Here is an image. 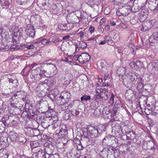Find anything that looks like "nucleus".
Returning a JSON list of instances; mask_svg holds the SVG:
<instances>
[{
	"mask_svg": "<svg viewBox=\"0 0 158 158\" xmlns=\"http://www.w3.org/2000/svg\"><path fill=\"white\" fill-rule=\"evenodd\" d=\"M105 117L109 118L111 121L117 120L116 115L114 112H110Z\"/></svg>",
	"mask_w": 158,
	"mask_h": 158,
	"instance_id": "412c9836",
	"label": "nucleus"
},
{
	"mask_svg": "<svg viewBox=\"0 0 158 158\" xmlns=\"http://www.w3.org/2000/svg\"><path fill=\"white\" fill-rule=\"evenodd\" d=\"M129 48L131 49H132V53L134 55L135 54V46L134 45L133 43H130L128 45Z\"/></svg>",
	"mask_w": 158,
	"mask_h": 158,
	"instance_id": "79ce46f5",
	"label": "nucleus"
},
{
	"mask_svg": "<svg viewBox=\"0 0 158 158\" xmlns=\"http://www.w3.org/2000/svg\"><path fill=\"white\" fill-rule=\"evenodd\" d=\"M54 83L53 80L50 78L45 80L44 81V83H46L47 85L50 87L53 85Z\"/></svg>",
	"mask_w": 158,
	"mask_h": 158,
	"instance_id": "a878e982",
	"label": "nucleus"
},
{
	"mask_svg": "<svg viewBox=\"0 0 158 158\" xmlns=\"http://www.w3.org/2000/svg\"><path fill=\"white\" fill-rule=\"evenodd\" d=\"M109 143L111 145H114L117 147L118 145V139L114 138V136H111L110 135H108L106 136L103 139L102 145H106Z\"/></svg>",
	"mask_w": 158,
	"mask_h": 158,
	"instance_id": "20e7f679",
	"label": "nucleus"
},
{
	"mask_svg": "<svg viewBox=\"0 0 158 158\" xmlns=\"http://www.w3.org/2000/svg\"><path fill=\"white\" fill-rule=\"evenodd\" d=\"M38 151L34 153L32 155V158H46L47 153L39 148Z\"/></svg>",
	"mask_w": 158,
	"mask_h": 158,
	"instance_id": "1a4fd4ad",
	"label": "nucleus"
},
{
	"mask_svg": "<svg viewBox=\"0 0 158 158\" xmlns=\"http://www.w3.org/2000/svg\"><path fill=\"white\" fill-rule=\"evenodd\" d=\"M87 46V44L86 43L83 41L80 42L78 44H76V48H79L83 49L85 48Z\"/></svg>",
	"mask_w": 158,
	"mask_h": 158,
	"instance_id": "b1692460",
	"label": "nucleus"
},
{
	"mask_svg": "<svg viewBox=\"0 0 158 158\" xmlns=\"http://www.w3.org/2000/svg\"><path fill=\"white\" fill-rule=\"evenodd\" d=\"M94 27L92 26H90L89 28V30L90 31L91 33H93L94 31Z\"/></svg>",
	"mask_w": 158,
	"mask_h": 158,
	"instance_id": "e2e57ef3",
	"label": "nucleus"
},
{
	"mask_svg": "<svg viewBox=\"0 0 158 158\" xmlns=\"http://www.w3.org/2000/svg\"><path fill=\"white\" fill-rule=\"evenodd\" d=\"M12 0H0L1 3L3 8H7L11 2Z\"/></svg>",
	"mask_w": 158,
	"mask_h": 158,
	"instance_id": "6ab92c4d",
	"label": "nucleus"
},
{
	"mask_svg": "<svg viewBox=\"0 0 158 158\" xmlns=\"http://www.w3.org/2000/svg\"><path fill=\"white\" fill-rule=\"evenodd\" d=\"M135 65L136 64L135 62H134L133 61H131L129 64V66L131 67L132 69H135Z\"/></svg>",
	"mask_w": 158,
	"mask_h": 158,
	"instance_id": "603ef678",
	"label": "nucleus"
},
{
	"mask_svg": "<svg viewBox=\"0 0 158 158\" xmlns=\"http://www.w3.org/2000/svg\"><path fill=\"white\" fill-rule=\"evenodd\" d=\"M140 8H140V6H139L137 5V6H135L134 7V11L135 12H138V11H139L140 10Z\"/></svg>",
	"mask_w": 158,
	"mask_h": 158,
	"instance_id": "680f3d73",
	"label": "nucleus"
},
{
	"mask_svg": "<svg viewBox=\"0 0 158 158\" xmlns=\"http://www.w3.org/2000/svg\"><path fill=\"white\" fill-rule=\"evenodd\" d=\"M115 2V3L119 6L118 9L116 12V14L119 16H127L131 10V7L130 6L125 5V3L118 4V2Z\"/></svg>",
	"mask_w": 158,
	"mask_h": 158,
	"instance_id": "f03ea898",
	"label": "nucleus"
},
{
	"mask_svg": "<svg viewBox=\"0 0 158 158\" xmlns=\"http://www.w3.org/2000/svg\"><path fill=\"white\" fill-rule=\"evenodd\" d=\"M35 48V46L33 44L27 45L26 47V48L28 49H33Z\"/></svg>",
	"mask_w": 158,
	"mask_h": 158,
	"instance_id": "13d9d810",
	"label": "nucleus"
},
{
	"mask_svg": "<svg viewBox=\"0 0 158 158\" xmlns=\"http://www.w3.org/2000/svg\"><path fill=\"white\" fill-rule=\"evenodd\" d=\"M41 124L43 127L45 129L47 128L51 125V123H49V122L46 120L42 121Z\"/></svg>",
	"mask_w": 158,
	"mask_h": 158,
	"instance_id": "cd10ccee",
	"label": "nucleus"
},
{
	"mask_svg": "<svg viewBox=\"0 0 158 158\" xmlns=\"http://www.w3.org/2000/svg\"><path fill=\"white\" fill-rule=\"evenodd\" d=\"M101 90L102 91V95H103L104 94V96H107V94H106V93L107 92L108 90L104 88L102 89Z\"/></svg>",
	"mask_w": 158,
	"mask_h": 158,
	"instance_id": "6e6d98bb",
	"label": "nucleus"
},
{
	"mask_svg": "<svg viewBox=\"0 0 158 158\" xmlns=\"http://www.w3.org/2000/svg\"><path fill=\"white\" fill-rule=\"evenodd\" d=\"M60 38H59L58 37H55L53 38L52 39L51 41H52V42L53 43H56L58 42L60 40Z\"/></svg>",
	"mask_w": 158,
	"mask_h": 158,
	"instance_id": "3c124183",
	"label": "nucleus"
},
{
	"mask_svg": "<svg viewBox=\"0 0 158 158\" xmlns=\"http://www.w3.org/2000/svg\"><path fill=\"white\" fill-rule=\"evenodd\" d=\"M127 136L128 137H129L131 139H133L134 137V133L133 131H130L129 133H127Z\"/></svg>",
	"mask_w": 158,
	"mask_h": 158,
	"instance_id": "49530a36",
	"label": "nucleus"
},
{
	"mask_svg": "<svg viewBox=\"0 0 158 158\" xmlns=\"http://www.w3.org/2000/svg\"><path fill=\"white\" fill-rule=\"evenodd\" d=\"M77 35L80 37L81 39L84 40V39H85L86 36L85 35L84 33L81 31L77 33Z\"/></svg>",
	"mask_w": 158,
	"mask_h": 158,
	"instance_id": "37998d69",
	"label": "nucleus"
},
{
	"mask_svg": "<svg viewBox=\"0 0 158 158\" xmlns=\"http://www.w3.org/2000/svg\"><path fill=\"white\" fill-rule=\"evenodd\" d=\"M88 126L87 128L83 127L81 129V131L83 133V135H81V136H89L88 134Z\"/></svg>",
	"mask_w": 158,
	"mask_h": 158,
	"instance_id": "c756f323",
	"label": "nucleus"
},
{
	"mask_svg": "<svg viewBox=\"0 0 158 158\" xmlns=\"http://www.w3.org/2000/svg\"><path fill=\"white\" fill-rule=\"evenodd\" d=\"M81 141L84 144L87 146L92 143V140L90 139L87 136H81Z\"/></svg>",
	"mask_w": 158,
	"mask_h": 158,
	"instance_id": "4468645a",
	"label": "nucleus"
},
{
	"mask_svg": "<svg viewBox=\"0 0 158 158\" xmlns=\"http://www.w3.org/2000/svg\"><path fill=\"white\" fill-rule=\"evenodd\" d=\"M135 69H138L144 68V66L143 62L139 60H136L135 62Z\"/></svg>",
	"mask_w": 158,
	"mask_h": 158,
	"instance_id": "5701e85b",
	"label": "nucleus"
},
{
	"mask_svg": "<svg viewBox=\"0 0 158 158\" xmlns=\"http://www.w3.org/2000/svg\"><path fill=\"white\" fill-rule=\"evenodd\" d=\"M26 93L23 91H17L13 95V97L15 98L16 97L20 98H22L24 101L26 99Z\"/></svg>",
	"mask_w": 158,
	"mask_h": 158,
	"instance_id": "2eb2a0df",
	"label": "nucleus"
},
{
	"mask_svg": "<svg viewBox=\"0 0 158 158\" xmlns=\"http://www.w3.org/2000/svg\"><path fill=\"white\" fill-rule=\"evenodd\" d=\"M104 40L106 41V42L108 44L110 45H113L114 43L113 41L111 39L109 36H106L104 38Z\"/></svg>",
	"mask_w": 158,
	"mask_h": 158,
	"instance_id": "473e14b6",
	"label": "nucleus"
},
{
	"mask_svg": "<svg viewBox=\"0 0 158 158\" xmlns=\"http://www.w3.org/2000/svg\"><path fill=\"white\" fill-rule=\"evenodd\" d=\"M97 64L99 69H101L104 72H109L111 67H110L107 64L106 62L104 60H102L98 62Z\"/></svg>",
	"mask_w": 158,
	"mask_h": 158,
	"instance_id": "0eeeda50",
	"label": "nucleus"
},
{
	"mask_svg": "<svg viewBox=\"0 0 158 158\" xmlns=\"http://www.w3.org/2000/svg\"><path fill=\"white\" fill-rule=\"evenodd\" d=\"M120 26L123 29H125L127 27V25L123 23H121Z\"/></svg>",
	"mask_w": 158,
	"mask_h": 158,
	"instance_id": "338daca9",
	"label": "nucleus"
},
{
	"mask_svg": "<svg viewBox=\"0 0 158 158\" xmlns=\"http://www.w3.org/2000/svg\"><path fill=\"white\" fill-rule=\"evenodd\" d=\"M22 47H19V46H18V47H13V48H12L11 49V51H13V50L17 51V50H19V49H22Z\"/></svg>",
	"mask_w": 158,
	"mask_h": 158,
	"instance_id": "052dcab7",
	"label": "nucleus"
},
{
	"mask_svg": "<svg viewBox=\"0 0 158 158\" xmlns=\"http://www.w3.org/2000/svg\"><path fill=\"white\" fill-rule=\"evenodd\" d=\"M137 89L138 91H141L143 89L144 80L141 77H139L138 81Z\"/></svg>",
	"mask_w": 158,
	"mask_h": 158,
	"instance_id": "a211bd4d",
	"label": "nucleus"
},
{
	"mask_svg": "<svg viewBox=\"0 0 158 158\" xmlns=\"http://www.w3.org/2000/svg\"><path fill=\"white\" fill-rule=\"evenodd\" d=\"M74 59L78 61L79 63L82 64L89 61L90 59V56L87 53H82L79 55L73 56Z\"/></svg>",
	"mask_w": 158,
	"mask_h": 158,
	"instance_id": "39448f33",
	"label": "nucleus"
},
{
	"mask_svg": "<svg viewBox=\"0 0 158 158\" xmlns=\"http://www.w3.org/2000/svg\"><path fill=\"white\" fill-rule=\"evenodd\" d=\"M91 99V97L89 95H87L85 94L81 98V101H87L88 100H89Z\"/></svg>",
	"mask_w": 158,
	"mask_h": 158,
	"instance_id": "c9c22d12",
	"label": "nucleus"
},
{
	"mask_svg": "<svg viewBox=\"0 0 158 158\" xmlns=\"http://www.w3.org/2000/svg\"><path fill=\"white\" fill-rule=\"evenodd\" d=\"M67 103L60 104H61L60 108L61 111H64L67 110L68 108L67 105H66Z\"/></svg>",
	"mask_w": 158,
	"mask_h": 158,
	"instance_id": "a19ab883",
	"label": "nucleus"
},
{
	"mask_svg": "<svg viewBox=\"0 0 158 158\" xmlns=\"http://www.w3.org/2000/svg\"><path fill=\"white\" fill-rule=\"evenodd\" d=\"M130 76V79L133 82H136L137 79V77L135 74H131Z\"/></svg>",
	"mask_w": 158,
	"mask_h": 158,
	"instance_id": "e433bc0d",
	"label": "nucleus"
},
{
	"mask_svg": "<svg viewBox=\"0 0 158 158\" xmlns=\"http://www.w3.org/2000/svg\"><path fill=\"white\" fill-rule=\"evenodd\" d=\"M102 88H96V95L98 96L99 97V94H101V95L100 96L101 97L102 95V91L101 90Z\"/></svg>",
	"mask_w": 158,
	"mask_h": 158,
	"instance_id": "a18cd8bd",
	"label": "nucleus"
},
{
	"mask_svg": "<svg viewBox=\"0 0 158 158\" xmlns=\"http://www.w3.org/2000/svg\"><path fill=\"white\" fill-rule=\"evenodd\" d=\"M100 157H102V158H104L105 157V158H108V154L107 152L106 151L105 152H102V150L99 153Z\"/></svg>",
	"mask_w": 158,
	"mask_h": 158,
	"instance_id": "4c0bfd02",
	"label": "nucleus"
},
{
	"mask_svg": "<svg viewBox=\"0 0 158 158\" xmlns=\"http://www.w3.org/2000/svg\"><path fill=\"white\" fill-rule=\"evenodd\" d=\"M60 131L58 134L59 138H64L65 139L68 134V131L66 129V126L64 125H61Z\"/></svg>",
	"mask_w": 158,
	"mask_h": 158,
	"instance_id": "9d476101",
	"label": "nucleus"
},
{
	"mask_svg": "<svg viewBox=\"0 0 158 158\" xmlns=\"http://www.w3.org/2000/svg\"><path fill=\"white\" fill-rule=\"evenodd\" d=\"M25 31L29 37L32 39L34 38L35 35V28L31 24H28L27 26Z\"/></svg>",
	"mask_w": 158,
	"mask_h": 158,
	"instance_id": "6e6552de",
	"label": "nucleus"
},
{
	"mask_svg": "<svg viewBox=\"0 0 158 158\" xmlns=\"http://www.w3.org/2000/svg\"><path fill=\"white\" fill-rule=\"evenodd\" d=\"M41 142L40 140L31 141L30 142L31 147L34 149L40 147L42 145Z\"/></svg>",
	"mask_w": 158,
	"mask_h": 158,
	"instance_id": "f3484780",
	"label": "nucleus"
},
{
	"mask_svg": "<svg viewBox=\"0 0 158 158\" xmlns=\"http://www.w3.org/2000/svg\"><path fill=\"white\" fill-rule=\"evenodd\" d=\"M118 128H120V125L118 124H115L114 126H112V131H114L115 133L117 132V131H118Z\"/></svg>",
	"mask_w": 158,
	"mask_h": 158,
	"instance_id": "58836bf2",
	"label": "nucleus"
},
{
	"mask_svg": "<svg viewBox=\"0 0 158 158\" xmlns=\"http://www.w3.org/2000/svg\"><path fill=\"white\" fill-rule=\"evenodd\" d=\"M39 64L37 63H34L31 65L30 69L32 70L33 69H36V67H39Z\"/></svg>",
	"mask_w": 158,
	"mask_h": 158,
	"instance_id": "de8ad7c7",
	"label": "nucleus"
},
{
	"mask_svg": "<svg viewBox=\"0 0 158 158\" xmlns=\"http://www.w3.org/2000/svg\"><path fill=\"white\" fill-rule=\"evenodd\" d=\"M48 97L52 101H54L55 99V96L53 95L51 93V94H49L48 95Z\"/></svg>",
	"mask_w": 158,
	"mask_h": 158,
	"instance_id": "bf43d9fd",
	"label": "nucleus"
},
{
	"mask_svg": "<svg viewBox=\"0 0 158 158\" xmlns=\"http://www.w3.org/2000/svg\"><path fill=\"white\" fill-rule=\"evenodd\" d=\"M32 73L35 76H34V77L37 78L36 80H39L42 78V74L40 73V69L38 67H36V69H33L32 70Z\"/></svg>",
	"mask_w": 158,
	"mask_h": 158,
	"instance_id": "ddd939ff",
	"label": "nucleus"
},
{
	"mask_svg": "<svg viewBox=\"0 0 158 158\" xmlns=\"http://www.w3.org/2000/svg\"><path fill=\"white\" fill-rule=\"evenodd\" d=\"M71 96L70 93L68 91H63L61 93L60 96L57 97L58 103L60 104L67 103Z\"/></svg>",
	"mask_w": 158,
	"mask_h": 158,
	"instance_id": "7ed1b4c3",
	"label": "nucleus"
},
{
	"mask_svg": "<svg viewBox=\"0 0 158 158\" xmlns=\"http://www.w3.org/2000/svg\"><path fill=\"white\" fill-rule=\"evenodd\" d=\"M87 13L86 12H81L80 14V18L81 19H85Z\"/></svg>",
	"mask_w": 158,
	"mask_h": 158,
	"instance_id": "09e8293b",
	"label": "nucleus"
},
{
	"mask_svg": "<svg viewBox=\"0 0 158 158\" xmlns=\"http://www.w3.org/2000/svg\"><path fill=\"white\" fill-rule=\"evenodd\" d=\"M151 65L153 68H158V60H152L151 63Z\"/></svg>",
	"mask_w": 158,
	"mask_h": 158,
	"instance_id": "f704fd0d",
	"label": "nucleus"
},
{
	"mask_svg": "<svg viewBox=\"0 0 158 158\" xmlns=\"http://www.w3.org/2000/svg\"><path fill=\"white\" fill-rule=\"evenodd\" d=\"M100 110L99 109H95L94 112V114L95 115L98 116L100 114Z\"/></svg>",
	"mask_w": 158,
	"mask_h": 158,
	"instance_id": "5fc2aeb1",
	"label": "nucleus"
},
{
	"mask_svg": "<svg viewBox=\"0 0 158 158\" xmlns=\"http://www.w3.org/2000/svg\"><path fill=\"white\" fill-rule=\"evenodd\" d=\"M151 22L148 21L143 22L142 24V27L141 30L143 31H145L148 30L152 26L151 25Z\"/></svg>",
	"mask_w": 158,
	"mask_h": 158,
	"instance_id": "f8f14e48",
	"label": "nucleus"
},
{
	"mask_svg": "<svg viewBox=\"0 0 158 158\" xmlns=\"http://www.w3.org/2000/svg\"><path fill=\"white\" fill-rule=\"evenodd\" d=\"M104 72V81L108 80H110V75L109 74V72Z\"/></svg>",
	"mask_w": 158,
	"mask_h": 158,
	"instance_id": "c03bdc74",
	"label": "nucleus"
},
{
	"mask_svg": "<svg viewBox=\"0 0 158 158\" xmlns=\"http://www.w3.org/2000/svg\"><path fill=\"white\" fill-rule=\"evenodd\" d=\"M18 135L14 132H10L9 133V138L12 141H18Z\"/></svg>",
	"mask_w": 158,
	"mask_h": 158,
	"instance_id": "aec40b11",
	"label": "nucleus"
},
{
	"mask_svg": "<svg viewBox=\"0 0 158 158\" xmlns=\"http://www.w3.org/2000/svg\"><path fill=\"white\" fill-rule=\"evenodd\" d=\"M114 95L112 94L110 97L109 102L110 105H112L114 104Z\"/></svg>",
	"mask_w": 158,
	"mask_h": 158,
	"instance_id": "8fccbe9b",
	"label": "nucleus"
},
{
	"mask_svg": "<svg viewBox=\"0 0 158 158\" xmlns=\"http://www.w3.org/2000/svg\"><path fill=\"white\" fill-rule=\"evenodd\" d=\"M50 92L54 96H56L59 93V92L57 89H54L51 90Z\"/></svg>",
	"mask_w": 158,
	"mask_h": 158,
	"instance_id": "ea45409f",
	"label": "nucleus"
},
{
	"mask_svg": "<svg viewBox=\"0 0 158 158\" xmlns=\"http://www.w3.org/2000/svg\"><path fill=\"white\" fill-rule=\"evenodd\" d=\"M155 38L154 34H153L150 37H149L148 39L151 45H153L152 44L157 43L156 39Z\"/></svg>",
	"mask_w": 158,
	"mask_h": 158,
	"instance_id": "bb28decb",
	"label": "nucleus"
},
{
	"mask_svg": "<svg viewBox=\"0 0 158 158\" xmlns=\"http://www.w3.org/2000/svg\"><path fill=\"white\" fill-rule=\"evenodd\" d=\"M41 37L40 39H37L34 42V43L35 44H38L41 43Z\"/></svg>",
	"mask_w": 158,
	"mask_h": 158,
	"instance_id": "0e129e2a",
	"label": "nucleus"
},
{
	"mask_svg": "<svg viewBox=\"0 0 158 158\" xmlns=\"http://www.w3.org/2000/svg\"><path fill=\"white\" fill-rule=\"evenodd\" d=\"M88 127L89 136L93 139L98 137L99 135L104 132L106 130L105 126L102 125L97 126L90 125H88Z\"/></svg>",
	"mask_w": 158,
	"mask_h": 158,
	"instance_id": "f257e3e1",
	"label": "nucleus"
},
{
	"mask_svg": "<svg viewBox=\"0 0 158 158\" xmlns=\"http://www.w3.org/2000/svg\"><path fill=\"white\" fill-rule=\"evenodd\" d=\"M39 132V130L38 129H33L32 128H29L27 129V134L30 136H33L35 135V134H34L33 133L35 132Z\"/></svg>",
	"mask_w": 158,
	"mask_h": 158,
	"instance_id": "4be33fe9",
	"label": "nucleus"
},
{
	"mask_svg": "<svg viewBox=\"0 0 158 158\" xmlns=\"http://www.w3.org/2000/svg\"><path fill=\"white\" fill-rule=\"evenodd\" d=\"M7 81L10 83L15 84L16 86L18 85L19 83L17 79L15 77L11 75H9L8 76Z\"/></svg>",
	"mask_w": 158,
	"mask_h": 158,
	"instance_id": "dca6fc26",
	"label": "nucleus"
},
{
	"mask_svg": "<svg viewBox=\"0 0 158 158\" xmlns=\"http://www.w3.org/2000/svg\"><path fill=\"white\" fill-rule=\"evenodd\" d=\"M44 146L46 153L50 154H52L53 153L55 149L54 145L51 142H46L44 144Z\"/></svg>",
	"mask_w": 158,
	"mask_h": 158,
	"instance_id": "423d86ee",
	"label": "nucleus"
},
{
	"mask_svg": "<svg viewBox=\"0 0 158 158\" xmlns=\"http://www.w3.org/2000/svg\"><path fill=\"white\" fill-rule=\"evenodd\" d=\"M111 109L109 108H107V107H105L104 109L102 111V113L103 115L106 117L107 115L108 114L110 113L111 112Z\"/></svg>",
	"mask_w": 158,
	"mask_h": 158,
	"instance_id": "7c9ffc66",
	"label": "nucleus"
},
{
	"mask_svg": "<svg viewBox=\"0 0 158 158\" xmlns=\"http://www.w3.org/2000/svg\"><path fill=\"white\" fill-rule=\"evenodd\" d=\"M53 156L54 157V158H60V157L59 156V155L58 153H54L53 154Z\"/></svg>",
	"mask_w": 158,
	"mask_h": 158,
	"instance_id": "774afa93",
	"label": "nucleus"
},
{
	"mask_svg": "<svg viewBox=\"0 0 158 158\" xmlns=\"http://www.w3.org/2000/svg\"><path fill=\"white\" fill-rule=\"evenodd\" d=\"M151 141L150 140L147 143L148 149H152V148L154 147L155 141L152 138H151Z\"/></svg>",
	"mask_w": 158,
	"mask_h": 158,
	"instance_id": "72a5a7b5",
	"label": "nucleus"
},
{
	"mask_svg": "<svg viewBox=\"0 0 158 158\" xmlns=\"http://www.w3.org/2000/svg\"><path fill=\"white\" fill-rule=\"evenodd\" d=\"M18 141L20 142V143H22L23 144L26 143V140L24 138L21 137L20 138H19V140Z\"/></svg>",
	"mask_w": 158,
	"mask_h": 158,
	"instance_id": "4d7b16f0",
	"label": "nucleus"
},
{
	"mask_svg": "<svg viewBox=\"0 0 158 158\" xmlns=\"http://www.w3.org/2000/svg\"><path fill=\"white\" fill-rule=\"evenodd\" d=\"M115 2H118V4H121L122 3H123L124 0H113Z\"/></svg>",
	"mask_w": 158,
	"mask_h": 158,
	"instance_id": "69168bd1",
	"label": "nucleus"
},
{
	"mask_svg": "<svg viewBox=\"0 0 158 158\" xmlns=\"http://www.w3.org/2000/svg\"><path fill=\"white\" fill-rule=\"evenodd\" d=\"M41 43L43 45H51L52 44V42L50 40L47 39H44L42 37H41Z\"/></svg>",
	"mask_w": 158,
	"mask_h": 158,
	"instance_id": "393cba45",
	"label": "nucleus"
},
{
	"mask_svg": "<svg viewBox=\"0 0 158 158\" xmlns=\"http://www.w3.org/2000/svg\"><path fill=\"white\" fill-rule=\"evenodd\" d=\"M85 2L91 7H94L95 4V2L94 0H85Z\"/></svg>",
	"mask_w": 158,
	"mask_h": 158,
	"instance_id": "c85d7f7f",
	"label": "nucleus"
},
{
	"mask_svg": "<svg viewBox=\"0 0 158 158\" xmlns=\"http://www.w3.org/2000/svg\"><path fill=\"white\" fill-rule=\"evenodd\" d=\"M103 145V148L102 152L106 151L108 155L112 154V153H115L116 149L113 146L110 145H108L107 144L106 145Z\"/></svg>",
	"mask_w": 158,
	"mask_h": 158,
	"instance_id": "9b49d317",
	"label": "nucleus"
},
{
	"mask_svg": "<svg viewBox=\"0 0 158 158\" xmlns=\"http://www.w3.org/2000/svg\"><path fill=\"white\" fill-rule=\"evenodd\" d=\"M100 36H101V35H98L94 38H90L88 40L91 41V40H94L93 42L94 43H96V39H97L98 37H100Z\"/></svg>",
	"mask_w": 158,
	"mask_h": 158,
	"instance_id": "864d4df0",
	"label": "nucleus"
},
{
	"mask_svg": "<svg viewBox=\"0 0 158 158\" xmlns=\"http://www.w3.org/2000/svg\"><path fill=\"white\" fill-rule=\"evenodd\" d=\"M104 82H103L102 84V86L103 87L105 86H109L110 87H111L112 86V85L111 84V79L110 80H108L104 81Z\"/></svg>",
	"mask_w": 158,
	"mask_h": 158,
	"instance_id": "2f4dec72",
	"label": "nucleus"
}]
</instances>
